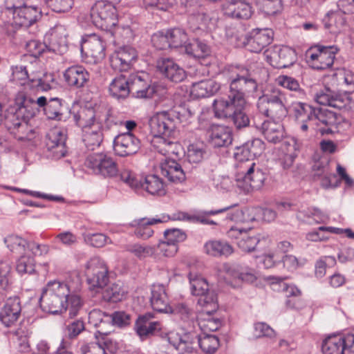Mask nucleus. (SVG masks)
<instances>
[{
	"label": "nucleus",
	"mask_w": 354,
	"mask_h": 354,
	"mask_svg": "<svg viewBox=\"0 0 354 354\" xmlns=\"http://www.w3.org/2000/svg\"><path fill=\"white\" fill-rule=\"evenodd\" d=\"M150 302L152 308L157 312L169 313V311L171 310L165 288L162 284L152 286Z\"/></svg>",
	"instance_id": "nucleus-30"
},
{
	"label": "nucleus",
	"mask_w": 354,
	"mask_h": 354,
	"mask_svg": "<svg viewBox=\"0 0 354 354\" xmlns=\"http://www.w3.org/2000/svg\"><path fill=\"white\" fill-rule=\"evenodd\" d=\"M205 151L202 145L192 144L188 147L187 157L189 162L198 163L203 159Z\"/></svg>",
	"instance_id": "nucleus-59"
},
{
	"label": "nucleus",
	"mask_w": 354,
	"mask_h": 354,
	"mask_svg": "<svg viewBox=\"0 0 354 354\" xmlns=\"http://www.w3.org/2000/svg\"><path fill=\"white\" fill-rule=\"evenodd\" d=\"M205 252L212 257H228L234 252L232 247L227 242L221 241H209L205 245Z\"/></svg>",
	"instance_id": "nucleus-46"
},
{
	"label": "nucleus",
	"mask_w": 354,
	"mask_h": 354,
	"mask_svg": "<svg viewBox=\"0 0 354 354\" xmlns=\"http://www.w3.org/2000/svg\"><path fill=\"white\" fill-rule=\"evenodd\" d=\"M13 19L15 23L21 27H29L35 24L41 16V9L36 6H13Z\"/></svg>",
	"instance_id": "nucleus-24"
},
{
	"label": "nucleus",
	"mask_w": 354,
	"mask_h": 354,
	"mask_svg": "<svg viewBox=\"0 0 354 354\" xmlns=\"http://www.w3.org/2000/svg\"><path fill=\"white\" fill-rule=\"evenodd\" d=\"M161 174L173 183H181L186 178L181 165L173 159H166L160 164Z\"/></svg>",
	"instance_id": "nucleus-35"
},
{
	"label": "nucleus",
	"mask_w": 354,
	"mask_h": 354,
	"mask_svg": "<svg viewBox=\"0 0 354 354\" xmlns=\"http://www.w3.org/2000/svg\"><path fill=\"white\" fill-rule=\"evenodd\" d=\"M115 344L109 338H102L97 342L83 343L80 348V354H108L113 353L115 349Z\"/></svg>",
	"instance_id": "nucleus-34"
},
{
	"label": "nucleus",
	"mask_w": 354,
	"mask_h": 354,
	"mask_svg": "<svg viewBox=\"0 0 354 354\" xmlns=\"http://www.w3.org/2000/svg\"><path fill=\"white\" fill-rule=\"evenodd\" d=\"M72 290L70 285L59 281H50L42 288L39 298L41 309L51 314L62 313L68 310L71 317H75L82 307L80 297Z\"/></svg>",
	"instance_id": "nucleus-1"
},
{
	"label": "nucleus",
	"mask_w": 354,
	"mask_h": 354,
	"mask_svg": "<svg viewBox=\"0 0 354 354\" xmlns=\"http://www.w3.org/2000/svg\"><path fill=\"white\" fill-rule=\"evenodd\" d=\"M177 136L176 135L174 138H160V142L154 147L159 153L165 156L170 154L178 156L180 145L177 140Z\"/></svg>",
	"instance_id": "nucleus-49"
},
{
	"label": "nucleus",
	"mask_w": 354,
	"mask_h": 354,
	"mask_svg": "<svg viewBox=\"0 0 354 354\" xmlns=\"http://www.w3.org/2000/svg\"><path fill=\"white\" fill-rule=\"evenodd\" d=\"M270 58L274 62L272 64L274 67L287 68L296 61V52L288 46L279 47L271 53Z\"/></svg>",
	"instance_id": "nucleus-33"
},
{
	"label": "nucleus",
	"mask_w": 354,
	"mask_h": 354,
	"mask_svg": "<svg viewBox=\"0 0 354 354\" xmlns=\"http://www.w3.org/2000/svg\"><path fill=\"white\" fill-rule=\"evenodd\" d=\"M276 82L278 85L285 88L290 91H297L299 94L304 95V91L299 88L298 81L292 77L280 75L277 78Z\"/></svg>",
	"instance_id": "nucleus-60"
},
{
	"label": "nucleus",
	"mask_w": 354,
	"mask_h": 354,
	"mask_svg": "<svg viewBox=\"0 0 354 354\" xmlns=\"http://www.w3.org/2000/svg\"><path fill=\"white\" fill-rule=\"evenodd\" d=\"M51 36L48 50L57 54L64 53L67 49V32L64 26H56L52 31Z\"/></svg>",
	"instance_id": "nucleus-39"
},
{
	"label": "nucleus",
	"mask_w": 354,
	"mask_h": 354,
	"mask_svg": "<svg viewBox=\"0 0 354 354\" xmlns=\"http://www.w3.org/2000/svg\"><path fill=\"white\" fill-rule=\"evenodd\" d=\"M151 43L158 50H165L170 48L168 30L159 31L151 37Z\"/></svg>",
	"instance_id": "nucleus-63"
},
{
	"label": "nucleus",
	"mask_w": 354,
	"mask_h": 354,
	"mask_svg": "<svg viewBox=\"0 0 354 354\" xmlns=\"http://www.w3.org/2000/svg\"><path fill=\"white\" fill-rule=\"evenodd\" d=\"M270 239L261 234H251L248 232L243 234L242 239L238 241V247L243 252H251L258 249H263L268 245Z\"/></svg>",
	"instance_id": "nucleus-31"
},
{
	"label": "nucleus",
	"mask_w": 354,
	"mask_h": 354,
	"mask_svg": "<svg viewBox=\"0 0 354 354\" xmlns=\"http://www.w3.org/2000/svg\"><path fill=\"white\" fill-rule=\"evenodd\" d=\"M230 77V90L225 100L234 101L238 105L245 104L246 94L253 93L258 87L257 74L252 68L237 67Z\"/></svg>",
	"instance_id": "nucleus-2"
},
{
	"label": "nucleus",
	"mask_w": 354,
	"mask_h": 354,
	"mask_svg": "<svg viewBox=\"0 0 354 354\" xmlns=\"http://www.w3.org/2000/svg\"><path fill=\"white\" fill-rule=\"evenodd\" d=\"M21 312L18 297H10L0 311V321L6 327L13 325L19 318Z\"/></svg>",
	"instance_id": "nucleus-28"
},
{
	"label": "nucleus",
	"mask_w": 354,
	"mask_h": 354,
	"mask_svg": "<svg viewBox=\"0 0 354 354\" xmlns=\"http://www.w3.org/2000/svg\"><path fill=\"white\" fill-rule=\"evenodd\" d=\"M156 68L162 75L175 83L183 82L187 76L185 69L170 58L159 59Z\"/></svg>",
	"instance_id": "nucleus-21"
},
{
	"label": "nucleus",
	"mask_w": 354,
	"mask_h": 354,
	"mask_svg": "<svg viewBox=\"0 0 354 354\" xmlns=\"http://www.w3.org/2000/svg\"><path fill=\"white\" fill-rule=\"evenodd\" d=\"M336 264V259L333 256L321 257L315 265V276L317 279L324 277L328 268H332Z\"/></svg>",
	"instance_id": "nucleus-56"
},
{
	"label": "nucleus",
	"mask_w": 354,
	"mask_h": 354,
	"mask_svg": "<svg viewBox=\"0 0 354 354\" xmlns=\"http://www.w3.org/2000/svg\"><path fill=\"white\" fill-rule=\"evenodd\" d=\"M76 124L82 128V140L88 150L98 147L103 140L102 125L92 109H82L74 116Z\"/></svg>",
	"instance_id": "nucleus-3"
},
{
	"label": "nucleus",
	"mask_w": 354,
	"mask_h": 354,
	"mask_svg": "<svg viewBox=\"0 0 354 354\" xmlns=\"http://www.w3.org/2000/svg\"><path fill=\"white\" fill-rule=\"evenodd\" d=\"M186 54L195 58H204L209 55V47L199 39H193L185 46Z\"/></svg>",
	"instance_id": "nucleus-48"
},
{
	"label": "nucleus",
	"mask_w": 354,
	"mask_h": 354,
	"mask_svg": "<svg viewBox=\"0 0 354 354\" xmlns=\"http://www.w3.org/2000/svg\"><path fill=\"white\" fill-rule=\"evenodd\" d=\"M88 322L98 328L97 332L102 335H108L111 330H106V326H110L111 317L99 309H93L88 314Z\"/></svg>",
	"instance_id": "nucleus-44"
},
{
	"label": "nucleus",
	"mask_w": 354,
	"mask_h": 354,
	"mask_svg": "<svg viewBox=\"0 0 354 354\" xmlns=\"http://www.w3.org/2000/svg\"><path fill=\"white\" fill-rule=\"evenodd\" d=\"M127 293L126 288L120 283H112L102 291V298L106 302L116 303L122 301Z\"/></svg>",
	"instance_id": "nucleus-47"
},
{
	"label": "nucleus",
	"mask_w": 354,
	"mask_h": 354,
	"mask_svg": "<svg viewBox=\"0 0 354 354\" xmlns=\"http://www.w3.org/2000/svg\"><path fill=\"white\" fill-rule=\"evenodd\" d=\"M257 4L267 15H274L282 9L281 0H257Z\"/></svg>",
	"instance_id": "nucleus-57"
},
{
	"label": "nucleus",
	"mask_w": 354,
	"mask_h": 354,
	"mask_svg": "<svg viewBox=\"0 0 354 354\" xmlns=\"http://www.w3.org/2000/svg\"><path fill=\"white\" fill-rule=\"evenodd\" d=\"M4 243L12 253L21 254L28 250L29 242L16 234H10L4 238Z\"/></svg>",
	"instance_id": "nucleus-50"
},
{
	"label": "nucleus",
	"mask_w": 354,
	"mask_h": 354,
	"mask_svg": "<svg viewBox=\"0 0 354 354\" xmlns=\"http://www.w3.org/2000/svg\"><path fill=\"white\" fill-rule=\"evenodd\" d=\"M106 42L104 37L92 34L82 39L81 50L86 56H90L95 60H101L105 57Z\"/></svg>",
	"instance_id": "nucleus-23"
},
{
	"label": "nucleus",
	"mask_w": 354,
	"mask_h": 354,
	"mask_svg": "<svg viewBox=\"0 0 354 354\" xmlns=\"http://www.w3.org/2000/svg\"><path fill=\"white\" fill-rule=\"evenodd\" d=\"M198 346L205 353H214L219 347V340L214 335L203 334V336L198 335Z\"/></svg>",
	"instance_id": "nucleus-53"
},
{
	"label": "nucleus",
	"mask_w": 354,
	"mask_h": 354,
	"mask_svg": "<svg viewBox=\"0 0 354 354\" xmlns=\"http://www.w3.org/2000/svg\"><path fill=\"white\" fill-rule=\"evenodd\" d=\"M129 76L120 75L115 77L109 84L110 94L117 99H125L130 94Z\"/></svg>",
	"instance_id": "nucleus-40"
},
{
	"label": "nucleus",
	"mask_w": 354,
	"mask_h": 354,
	"mask_svg": "<svg viewBox=\"0 0 354 354\" xmlns=\"http://www.w3.org/2000/svg\"><path fill=\"white\" fill-rule=\"evenodd\" d=\"M37 106L42 109L44 114L50 120H61L63 115V100L58 97H50L48 100L41 96L37 99Z\"/></svg>",
	"instance_id": "nucleus-26"
},
{
	"label": "nucleus",
	"mask_w": 354,
	"mask_h": 354,
	"mask_svg": "<svg viewBox=\"0 0 354 354\" xmlns=\"http://www.w3.org/2000/svg\"><path fill=\"white\" fill-rule=\"evenodd\" d=\"M140 148V140L131 132L120 133L115 137L113 150L120 157L136 153Z\"/></svg>",
	"instance_id": "nucleus-16"
},
{
	"label": "nucleus",
	"mask_w": 354,
	"mask_h": 354,
	"mask_svg": "<svg viewBox=\"0 0 354 354\" xmlns=\"http://www.w3.org/2000/svg\"><path fill=\"white\" fill-rule=\"evenodd\" d=\"M208 142L214 148L227 147L232 142L231 129L223 125H212L207 131Z\"/></svg>",
	"instance_id": "nucleus-25"
},
{
	"label": "nucleus",
	"mask_w": 354,
	"mask_h": 354,
	"mask_svg": "<svg viewBox=\"0 0 354 354\" xmlns=\"http://www.w3.org/2000/svg\"><path fill=\"white\" fill-rule=\"evenodd\" d=\"M130 93L136 98H151L156 92V85L151 84L149 75L143 71L129 75Z\"/></svg>",
	"instance_id": "nucleus-13"
},
{
	"label": "nucleus",
	"mask_w": 354,
	"mask_h": 354,
	"mask_svg": "<svg viewBox=\"0 0 354 354\" xmlns=\"http://www.w3.org/2000/svg\"><path fill=\"white\" fill-rule=\"evenodd\" d=\"M274 32L270 28L253 29L248 37H246L248 49L254 53L261 52L266 46L271 44Z\"/></svg>",
	"instance_id": "nucleus-22"
},
{
	"label": "nucleus",
	"mask_w": 354,
	"mask_h": 354,
	"mask_svg": "<svg viewBox=\"0 0 354 354\" xmlns=\"http://www.w3.org/2000/svg\"><path fill=\"white\" fill-rule=\"evenodd\" d=\"M90 17L97 28L111 31L118 22L117 10L113 3L109 0H97L90 10Z\"/></svg>",
	"instance_id": "nucleus-6"
},
{
	"label": "nucleus",
	"mask_w": 354,
	"mask_h": 354,
	"mask_svg": "<svg viewBox=\"0 0 354 354\" xmlns=\"http://www.w3.org/2000/svg\"><path fill=\"white\" fill-rule=\"evenodd\" d=\"M26 49L30 55L35 57L40 56L46 50H48L49 46L39 40L30 39L26 42Z\"/></svg>",
	"instance_id": "nucleus-61"
},
{
	"label": "nucleus",
	"mask_w": 354,
	"mask_h": 354,
	"mask_svg": "<svg viewBox=\"0 0 354 354\" xmlns=\"http://www.w3.org/2000/svg\"><path fill=\"white\" fill-rule=\"evenodd\" d=\"M204 313L200 315L198 319V325L203 334L209 335L208 333L214 332L221 326V321L218 318L213 317L211 315V306L203 307Z\"/></svg>",
	"instance_id": "nucleus-42"
},
{
	"label": "nucleus",
	"mask_w": 354,
	"mask_h": 354,
	"mask_svg": "<svg viewBox=\"0 0 354 354\" xmlns=\"http://www.w3.org/2000/svg\"><path fill=\"white\" fill-rule=\"evenodd\" d=\"M226 278H232L239 282L253 283L257 279L256 271L246 266L234 264L225 266Z\"/></svg>",
	"instance_id": "nucleus-32"
},
{
	"label": "nucleus",
	"mask_w": 354,
	"mask_h": 354,
	"mask_svg": "<svg viewBox=\"0 0 354 354\" xmlns=\"http://www.w3.org/2000/svg\"><path fill=\"white\" fill-rule=\"evenodd\" d=\"M153 315L151 313L140 315L138 317L135 324V330L142 339L153 335L156 331L160 330V323L157 321H153Z\"/></svg>",
	"instance_id": "nucleus-29"
},
{
	"label": "nucleus",
	"mask_w": 354,
	"mask_h": 354,
	"mask_svg": "<svg viewBox=\"0 0 354 354\" xmlns=\"http://www.w3.org/2000/svg\"><path fill=\"white\" fill-rule=\"evenodd\" d=\"M255 163L251 162L243 167L242 176L236 179V185L245 192L260 189L266 179L261 169H254Z\"/></svg>",
	"instance_id": "nucleus-14"
},
{
	"label": "nucleus",
	"mask_w": 354,
	"mask_h": 354,
	"mask_svg": "<svg viewBox=\"0 0 354 354\" xmlns=\"http://www.w3.org/2000/svg\"><path fill=\"white\" fill-rule=\"evenodd\" d=\"M16 270L21 275L34 273L35 271L34 257L26 254L20 256L16 263Z\"/></svg>",
	"instance_id": "nucleus-54"
},
{
	"label": "nucleus",
	"mask_w": 354,
	"mask_h": 354,
	"mask_svg": "<svg viewBox=\"0 0 354 354\" xmlns=\"http://www.w3.org/2000/svg\"><path fill=\"white\" fill-rule=\"evenodd\" d=\"M214 111L218 118H230L237 129L249 126L250 118L245 111V104L238 105L235 102L225 100V97L214 101Z\"/></svg>",
	"instance_id": "nucleus-5"
},
{
	"label": "nucleus",
	"mask_w": 354,
	"mask_h": 354,
	"mask_svg": "<svg viewBox=\"0 0 354 354\" xmlns=\"http://www.w3.org/2000/svg\"><path fill=\"white\" fill-rule=\"evenodd\" d=\"M65 83L74 88H82L88 85L90 73L82 65H73L67 68L63 73Z\"/></svg>",
	"instance_id": "nucleus-20"
},
{
	"label": "nucleus",
	"mask_w": 354,
	"mask_h": 354,
	"mask_svg": "<svg viewBox=\"0 0 354 354\" xmlns=\"http://www.w3.org/2000/svg\"><path fill=\"white\" fill-rule=\"evenodd\" d=\"M85 165L94 174L104 178L115 177L119 171L116 161L106 153L90 154L86 159Z\"/></svg>",
	"instance_id": "nucleus-7"
},
{
	"label": "nucleus",
	"mask_w": 354,
	"mask_h": 354,
	"mask_svg": "<svg viewBox=\"0 0 354 354\" xmlns=\"http://www.w3.org/2000/svg\"><path fill=\"white\" fill-rule=\"evenodd\" d=\"M261 131L264 138L270 142H279L284 136L283 126L274 121H265L261 124Z\"/></svg>",
	"instance_id": "nucleus-41"
},
{
	"label": "nucleus",
	"mask_w": 354,
	"mask_h": 354,
	"mask_svg": "<svg viewBox=\"0 0 354 354\" xmlns=\"http://www.w3.org/2000/svg\"><path fill=\"white\" fill-rule=\"evenodd\" d=\"M140 189H145L151 195L163 196L166 193L163 181L156 175H149L143 181L141 180Z\"/></svg>",
	"instance_id": "nucleus-45"
},
{
	"label": "nucleus",
	"mask_w": 354,
	"mask_h": 354,
	"mask_svg": "<svg viewBox=\"0 0 354 354\" xmlns=\"http://www.w3.org/2000/svg\"><path fill=\"white\" fill-rule=\"evenodd\" d=\"M323 354H354V335H333L322 343Z\"/></svg>",
	"instance_id": "nucleus-12"
},
{
	"label": "nucleus",
	"mask_w": 354,
	"mask_h": 354,
	"mask_svg": "<svg viewBox=\"0 0 354 354\" xmlns=\"http://www.w3.org/2000/svg\"><path fill=\"white\" fill-rule=\"evenodd\" d=\"M167 30L170 48H178L183 46L185 47L189 41L188 35L185 30L175 28Z\"/></svg>",
	"instance_id": "nucleus-52"
},
{
	"label": "nucleus",
	"mask_w": 354,
	"mask_h": 354,
	"mask_svg": "<svg viewBox=\"0 0 354 354\" xmlns=\"http://www.w3.org/2000/svg\"><path fill=\"white\" fill-rule=\"evenodd\" d=\"M335 122L336 117L332 111L322 108L311 111V127L322 136L332 133Z\"/></svg>",
	"instance_id": "nucleus-18"
},
{
	"label": "nucleus",
	"mask_w": 354,
	"mask_h": 354,
	"mask_svg": "<svg viewBox=\"0 0 354 354\" xmlns=\"http://www.w3.org/2000/svg\"><path fill=\"white\" fill-rule=\"evenodd\" d=\"M222 10L226 17L236 20H248L253 14L252 6L245 0H226Z\"/></svg>",
	"instance_id": "nucleus-19"
},
{
	"label": "nucleus",
	"mask_w": 354,
	"mask_h": 354,
	"mask_svg": "<svg viewBox=\"0 0 354 354\" xmlns=\"http://www.w3.org/2000/svg\"><path fill=\"white\" fill-rule=\"evenodd\" d=\"M36 102L37 100L28 97L24 92H19L15 99V104L21 111L26 120L34 117L39 111L40 108Z\"/></svg>",
	"instance_id": "nucleus-36"
},
{
	"label": "nucleus",
	"mask_w": 354,
	"mask_h": 354,
	"mask_svg": "<svg viewBox=\"0 0 354 354\" xmlns=\"http://www.w3.org/2000/svg\"><path fill=\"white\" fill-rule=\"evenodd\" d=\"M297 145L295 139H292L290 142L285 141L282 145V150L284 152V156L281 159V164L283 169H289L293 164L297 154L295 151L298 150L296 147Z\"/></svg>",
	"instance_id": "nucleus-51"
},
{
	"label": "nucleus",
	"mask_w": 354,
	"mask_h": 354,
	"mask_svg": "<svg viewBox=\"0 0 354 354\" xmlns=\"http://www.w3.org/2000/svg\"><path fill=\"white\" fill-rule=\"evenodd\" d=\"M189 283L192 294L200 296L198 304L202 307L211 306V310H216L218 308L217 297L214 291H209V284L206 279L198 276L192 277L190 274Z\"/></svg>",
	"instance_id": "nucleus-10"
},
{
	"label": "nucleus",
	"mask_w": 354,
	"mask_h": 354,
	"mask_svg": "<svg viewBox=\"0 0 354 354\" xmlns=\"http://www.w3.org/2000/svg\"><path fill=\"white\" fill-rule=\"evenodd\" d=\"M164 221H165L160 218H142L133 221L131 225L136 227L135 234L138 237L146 239L151 236L153 233L150 225Z\"/></svg>",
	"instance_id": "nucleus-43"
},
{
	"label": "nucleus",
	"mask_w": 354,
	"mask_h": 354,
	"mask_svg": "<svg viewBox=\"0 0 354 354\" xmlns=\"http://www.w3.org/2000/svg\"><path fill=\"white\" fill-rule=\"evenodd\" d=\"M150 132L153 136V146L160 142V138H174L178 135L174 120L167 112L163 111L153 115L149 120Z\"/></svg>",
	"instance_id": "nucleus-8"
},
{
	"label": "nucleus",
	"mask_w": 354,
	"mask_h": 354,
	"mask_svg": "<svg viewBox=\"0 0 354 354\" xmlns=\"http://www.w3.org/2000/svg\"><path fill=\"white\" fill-rule=\"evenodd\" d=\"M198 334L194 330L171 331L167 334L168 342L180 353H192L198 347Z\"/></svg>",
	"instance_id": "nucleus-9"
},
{
	"label": "nucleus",
	"mask_w": 354,
	"mask_h": 354,
	"mask_svg": "<svg viewBox=\"0 0 354 354\" xmlns=\"http://www.w3.org/2000/svg\"><path fill=\"white\" fill-rule=\"evenodd\" d=\"M236 207L237 205H234L232 206L224 207L218 209L200 212L196 214L194 223H200L204 225H216L217 223L214 221L209 219L207 216L210 215H216L223 212H227L226 219L228 221L236 223L244 222V213L239 208H234Z\"/></svg>",
	"instance_id": "nucleus-17"
},
{
	"label": "nucleus",
	"mask_w": 354,
	"mask_h": 354,
	"mask_svg": "<svg viewBox=\"0 0 354 354\" xmlns=\"http://www.w3.org/2000/svg\"><path fill=\"white\" fill-rule=\"evenodd\" d=\"M46 6L56 12L69 11L73 5V0H44Z\"/></svg>",
	"instance_id": "nucleus-64"
},
{
	"label": "nucleus",
	"mask_w": 354,
	"mask_h": 354,
	"mask_svg": "<svg viewBox=\"0 0 354 354\" xmlns=\"http://www.w3.org/2000/svg\"><path fill=\"white\" fill-rule=\"evenodd\" d=\"M66 135L60 129L55 128L49 131L46 135V145L49 151H52L57 158L63 157L66 153Z\"/></svg>",
	"instance_id": "nucleus-27"
},
{
	"label": "nucleus",
	"mask_w": 354,
	"mask_h": 354,
	"mask_svg": "<svg viewBox=\"0 0 354 354\" xmlns=\"http://www.w3.org/2000/svg\"><path fill=\"white\" fill-rule=\"evenodd\" d=\"M284 93L272 88L259 97L257 107L262 115L274 120H282L288 114Z\"/></svg>",
	"instance_id": "nucleus-4"
},
{
	"label": "nucleus",
	"mask_w": 354,
	"mask_h": 354,
	"mask_svg": "<svg viewBox=\"0 0 354 354\" xmlns=\"http://www.w3.org/2000/svg\"><path fill=\"white\" fill-rule=\"evenodd\" d=\"M86 275L93 288H103L109 281L107 268L99 257H93L87 263Z\"/></svg>",
	"instance_id": "nucleus-15"
},
{
	"label": "nucleus",
	"mask_w": 354,
	"mask_h": 354,
	"mask_svg": "<svg viewBox=\"0 0 354 354\" xmlns=\"http://www.w3.org/2000/svg\"><path fill=\"white\" fill-rule=\"evenodd\" d=\"M26 118L22 114L21 111L15 104L13 106H10L3 115L5 126L11 133H15L16 128L19 125L26 127Z\"/></svg>",
	"instance_id": "nucleus-38"
},
{
	"label": "nucleus",
	"mask_w": 354,
	"mask_h": 354,
	"mask_svg": "<svg viewBox=\"0 0 354 354\" xmlns=\"http://www.w3.org/2000/svg\"><path fill=\"white\" fill-rule=\"evenodd\" d=\"M338 51L336 46L311 45V68L322 71L331 68Z\"/></svg>",
	"instance_id": "nucleus-11"
},
{
	"label": "nucleus",
	"mask_w": 354,
	"mask_h": 354,
	"mask_svg": "<svg viewBox=\"0 0 354 354\" xmlns=\"http://www.w3.org/2000/svg\"><path fill=\"white\" fill-rule=\"evenodd\" d=\"M124 250L140 259L151 257L155 252L153 247L139 243L127 244L124 246Z\"/></svg>",
	"instance_id": "nucleus-55"
},
{
	"label": "nucleus",
	"mask_w": 354,
	"mask_h": 354,
	"mask_svg": "<svg viewBox=\"0 0 354 354\" xmlns=\"http://www.w3.org/2000/svg\"><path fill=\"white\" fill-rule=\"evenodd\" d=\"M220 88V85L212 80H205L193 83L191 95L194 98L208 97L214 95Z\"/></svg>",
	"instance_id": "nucleus-37"
},
{
	"label": "nucleus",
	"mask_w": 354,
	"mask_h": 354,
	"mask_svg": "<svg viewBox=\"0 0 354 354\" xmlns=\"http://www.w3.org/2000/svg\"><path fill=\"white\" fill-rule=\"evenodd\" d=\"M203 17V9L199 8L190 12L187 18L189 28L193 32L202 29V21Z\"/></svg>",
	"instance_id": "nucleus-62"
},
{
	"label": "nucleus",
	"mask_w": 354,
	"mask_h": 354,
	"mask_svg": "<svg viewBox=\"0 0 354 354\" xmlns=\"http://www.w3.org/2000/svg\"><path fill=\"white\" fill-rule=\"evenodd\" d=\"M107 32H110L113 36L118 35L123 38L124 41L130 42L135 36L134 24H131V26L123 25L116 28L115 26L111 28V31H107Z\"/></svg>",
	"instance_id": "nucleus-58"
}]
</instances>
